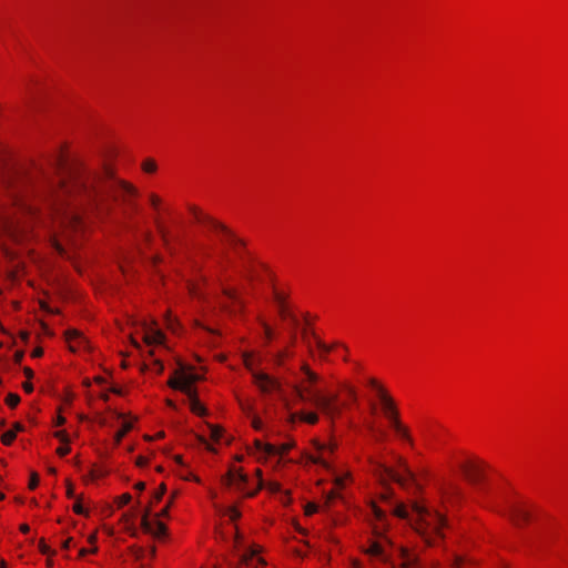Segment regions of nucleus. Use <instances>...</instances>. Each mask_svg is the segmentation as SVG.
<instances>
[{
  "label": "nucleus",
  "mask_w": 568,
  "mask_h": 568,
  "mask_svg": "<svg viewBox=\"0 0 568 568\" xmlns=\"http://www.w3.org/2000/svg\"><path fill=\"white\" fill-rule=\"evenodd\" d=\"M57 178L42 171L28 172L11 170L1 179V190L7 193L8 203L19 213L36 215L34 207L27 203V196L43 197L54 210L61 224L80 225L82 213H108L119 194L136 196L138 190L119 179L109 163L97 169L84 165L68 168L64 160H57Z\"/></svg>",
  "instance_id": "1"
},
{
  "label": "nucleus",
  "mask_w": 568,
  "mask_h": 568,
  "mask_svg": "<svg viewBox=\"0 0 568 568\" xmlns=\"http://www.w3.org/2000/svg\"><path fill=\"white\" fill-rule=\"evenodd\" d=\"M302 372L305 375V379L310 383V386H295L297 397L302 402L314 405L329 419H334L342 412L337 395H325L320 389L314 388L313 385L318 382L320 377L316 373L311 371L306 364L302 366Z\"/></svg>",
  "instance_id": "2"
},
{
  "label": "nucleus",
  "mask_w": 568,
  "mask_h": 568,
  "mask_svg": "<svg viewBox=\"0 0 568 568\" xmlns=\"http://www.w3.org/2000/svg\"><path fill=\"white\" fill-rule=\"evenodd\" d=\"M416 515V531L424 538L429 546L436 544V538H443V529L446 527V519L436 510H430L424 506L415 505L413 508Z\"/></svg>",
  "instance_id": "3"
},
{
  "label": "nucleus",
  "mask_w": 568,
  "mask_h": 568,
  "mask_svg": "<svg viewBox=\"0 0 568 568\" xmlns=\"http://www.w3.org/2000/svg\"><path fill=\"white\" fill-rule=\"evenodd\" d=\"M199 379V375L192 372L185 371L184 367H181L179 371L174 373V376L170 378L169 385L174 389H179L183 392L190 400V409L200 416H205L207 414V409L200 403L197 399L195 392L192 388V385Z\"/></svg>",
  "instance_id": "4"
},
{
  "label": "nucleus",
  "mask_w": 568,
  "mask_h": 568,
  "mask_svg": "<svg viewBox=\"0 0 568 568\" xmlns=\"http://www.w3.org/2000/svg\"><path fill=\"white\" fill-rule=\"evenodd\" d=\"M4 203L0 199V230L13 242H22L30 234V227L26 222H22L18 213H12L9 209L4 207Z\"/></svg>",
  "instance_id": "5"
},
{
  "label": "nucleus",
  "mask_w": 568,
  "mask_h": 568,
  "mask_svg": "<svg viewBox=\"0 0 568 568\" xmlns=\"http://www.w3.org/2000/svg\"><path fill=\"white\" fill-rule=\"evenodd\" d=\"M191 213L194 216V220L209 229L212 232H215L221 236V240L231 244L235 248H239L241 245H243V242L237 239L233 232L222 224L221 222L214 220L212 216L203 213L201 210H199L195 206L190 207Z\"/></svg>",
  "instance_id": "6"
},
{
  "label": "nucleus",
  "mask_w": 568,
  "mask_h": 568,
  "mask_svg": "<svg viewBox=\"0 0 568 568\" xmlns=\"http://www.w3.org/2000/svg\"><path fill=\"white\" fill-rule=\"evenodd\" d=\"M244 363L246 368L252 373L253 382L262 394L271 395L273 393H282L281 383L266 373L255 371L253 368V362L251 357L246 356Z\"/></svg>",
  "instance_id": "7"
},
{
  "label": "nucleus",
  "mask_w": 568,
  "mask_h": 568,
  "mask_svg": "<svg viewBox=\"0 0 568 568\" xmlns=\"http://www.w3.org/2000/svg\"><path fill=\"white\" fill-rule=\"evenodd\" d=\"M256 475L258 476L257 488L254 491H246L245 487L248 483V478L245 474L242 473L241 469H231L227 474L225 483L227 486L234 487L236 490L243 493L246 496H254V494L264 487V481L262 479V471L256 469Z\"/></svg>",
  "instance_id": "8"
},
{
  "label": "nucleus",
  "mask_w": 568,
  "mask_h": 568,
  "mask_svg": "<svg viewBox=\"0 0 568 568\" xmlns=\"http://www.w3.org/2000/svg\"><path fill=\"white\" fill-rule=\"evenodd\" d=\"M460 469L470 484L477 485L484 479V469L478 463H463Z\"/></svg>",
  "instance_id": "9"
},
{
  "label": "nucleus",
  "mask_w": 568,
  "mask_h": 568,
  "mask_svg": "<svg viewBox=\"0 0 568 568\" xmlns=\"http://www.w3.org/2000/svg\"><path fill=\"white\" fill-rule=\"evenodd\" d=\"M222 285V294L230 302V305L224 307L231 313L242 312L244 308V301L240 297L236 290Z\"/></svg>",
  "instance_id": "10"
},
{
  "label": "nucleus",
  "mask_w": 568,
  "mask_h": 568,
  "mask_svg": "<svg viewBox=\"0 0 568 568\" xmlns=\"http://www.w3.org/2000/svg\"><path fill=\"white\" fill-rule=\"evenodd\" d=\"M143 328V341L146 345H158L161 344L164 339L163 333L148 324L146 322L142 323Z\"/></svg>",
  "instance_id": "11"
},
{
  "label": "nucleus",
  "mask_w": 568,
  "mask_h": 568,
  "mask_svg": "<svg viewBox=\"0 0 568 568\" xmlns=\"http://www.w3.org/2000/svg\"><path fill=\"white\" fill-rule=\"evenodd\" d=\"M65 338L72 352L77 351L79 347H85L88 345L87 338L77 329H68L65 332Z\"/></svg>",
  "instance_id": "12"
},
{
  "label": "nucleus",
  "mask_w": 568,
  "mask_h": 568,
  "mask_svg": "<svg viewBox=\"0 0 568 568\" xmlns=\"http://www.w3.org/2000/svg\"><path fill=\"white\" fill-rule=\"evenodd\" d=\"M529 511L520 505H511L509 508V517L518 527L521 526V524L527 523L529 520Z\"/></svg>",
  "instance_id": "13"
},
{
  "label": "nucleus",
  "mask_w": 568,
  "mask_h": 568,
  "mask_svg": "<svg viewBox=\"0 0 568 568\" xmlns=\"http://www.w3.org/2000/svg\"><path fill=\"white\" fill-rule=\"evenodd\" d=\"M398 556L402 560V567L403 568H417L418 567V557L410 552L405 547H398L397 548Z\"/></svg>",
  "instance_id": "14"
},
{
  "label": "nucleus",
  "mask_w": 568,
  "mask_h": 568,
  "mask_svg": "<svg viewBox=\"0 0 568 568\" xmlns=\"http://www.w3.org/2000/svg\"><path fill=\"white\" fill-rule=\"evenodd\" d=\"M379 402L382 412L386 418H389L398 412L394 399L387 393L379 392Z\"/></svg>",
  "instance_id": "15"
},
{
  "label": "nucleus",
  "mask_w": 568,
  "mask_h": 568,
  "mask_svg": "<svg viewBox=\"0 0 568 568\" xmlns=\"http://www.w3.org/2000/svg\"><path fill=\"white\" fill-rule=\"evenodd\" d=\"M389 420V424L390 426L395 429V432L405 440H407L410 445L413 444V439L409 435V432L407 429V427H405L400 420H399V415H398V412L396 414H394L393 416H390L389 418H387Z\"/></svg>",
  "instance_id": "16"
},
{
  "label": "nucleus",
  "mask_w": 568,
  "mask_h": 568,
  "mask_svg": "<svg viewBox=\"0 0 568 568\" xmlns=\"http://www.w3.org/2000/svg\"><path fill=\"white\" fill-rule=\"evenodd\" d=\"M273 300L277 306L278 314L281 317H285L288 313H291L286 303V295L283 292L274 290Z\"/></svg>",
  "instance_id": "17"
},
{
  "label": "nucleus",
  "mask_w": 568,
  "mask_h": 568,
  "mask_svg": "<svg viewBox=\"0 0 568 568\" xmlns=\"http://www.w3.org/2000/svg\"><path fill=\"white\" fill-rule=\"evenodd\" d=\"M367 554L383 561L389 560V556L387 555L384 546L379 541H373L369 548L367 549Z\"/></svg>",
  "instance_id": "18"
},
{
  "label": "nucleus",
  "mask_w": 568,
  "mask_h": 568,
  "mask_svg": "<svg viewBox=\"0 0 568 568\" xmlns=\"http://www.w3.org/2000/svg\"><path fill=\"white\" fill-rule=\"evenodd\" d=\"M241 564L248 567L257 568L258 565L264 566L265 561L262 558H256V551L251 550L247 554H243L240 558Z\"/></svg>",
  "instance_id": "19"
},
{
  "label": "nucleus",
  "mask_w": 568,
  "mask_h": 568,
  "mask_svg": "<svg viewBox=\"0 0 568 568\" xmlns=\"http://www.w3.org/2000/svg\"><path fill=\"white\" fill-rule=\"evenodd\" d=\"M255 449L260 453H262L264 456H271V454H274L277 452V448L273 444H264L261 440L256 439L254 442Z\"/></svg>",
  "instance_id": "20"
},
{
  "label": "nucleus",
  "mask_w": 568,
  "mask_h": 568,
  "mask_svg": "<svg viewBox=\"0 0 568 568\" xmlns=\"http://www.w3.org/2000/svg\"><path fill=\"white\" fill-rule=\"evenodd\" d=\"M297 417L298 419L314 425L318 422V415L315 412H301L293 415V419Z\"/></svg>",
  "instance_id": "21"
},
{
  "label": "nucleus",
  "mask_w": 568,
  "mask_h": 568,
  "mask_svg": "<svg viewBox=\"0 0 568 568\" xmlns=\"http://www.w3.org/2000/svg\"><path fill=\"white\" fill-rule=\"evenodd\" d=\"M371 463L373 465H376V467L381 470H383L390 479L399 483V484H403V479L402 477L396 473L394 471L393 469L386 467L385 465H383L382 463H378V462H374L372 458H371Z\"/></svg>",
  "instance_id": "22"
},
{
  "label": "nucleus",
  "mask_w": 568,
  "mask_h": 568,
  "mask_svg": "<svg viewBox=\"0 0 568 568\" xmlns=\"http://www.w3.org/2000/svg\"><path fill=\"white\" fill-rule=\"evenodd\" d=\"M151 514V506L148 507L143 515H142V518H141V527L142 529L148 532V534H152L153 532V526H154V523H152L150 519H149V516Z\"/></svg>",
  "instance_id": "23"
},
{
  "label": "nucleus",
  "mask_w": 568,
  "mask_h": 568,
  "mask_svg": "<svg viewBox=\"0 0 568 568\" xmlns=\"http://www.w3.org/2000/svg\"><path fill=\"white\" fill-rule=\"evenodd\" d=\"M283 320H287L290 322V325L292 326L293 329H295L300 322H298V318L291 312L288 313L285 317H282ZM295 339H296V335L294 333V331H292L291 333V342L292 344L295 343Z\"/></svg>",
  "instance_id": "24"
},
{
  "label": "nucleus",
  "mask_w": 568,
  "mask_h": 568,
  "mask_svg": "<svg viewBox=\"0 0 568 568\" xmlns=\"http://www.w3.org/2000/svg\"><path fill=\"white\" fill-rule=\"evenodd\" d=\"M155 225H156V230H158L162 241L164 242L165 245H168V243H169V231H168V229L160 222L159 219H155Z\"/></svg>",
  "instance_id": "25"
},
{
  "label": "nucleus",
  "mask_w": 568,
  "mask_h": 568,
  "mask_svg": "<svg viewBox=\"0 0 568 568\" xmlns=\"http://www.w3.org/2000/svg\"><path fill=\"white\" fill-rule=\"evenodd\" d=\"M165 534H166L165 525L159 520L155 521L154 526H153L152 535H154L155 537H161V536H164Z\"/></svg>",
  "instance_id": "26"
},
{
  "label": "nucleus",
  "mask_w": 568,
  "mask_h": 568,
  "mask_svg": "<svg viewBox=\"0 0 568 568\" xmlns=\"http://www.w3.org/2000/svg\"><path fill=\"white\" fill-rule=\"evenodd\" d=\"M19 403H20V396L18 394L10 393L7 395L6 404L9 407L14 408Z\"/></svg>",
  "instance_id": "27"
},
{
  "label": "nucleus",
  "mask_w": 568,
  "mask_h": 568,
  "mask_svg": "<svg viewBox=\"0 0 568 568\" xmlns=\"http://www.w3.org/2000/svg\"><path fill=\"white\" fill-rule=\"evenodd\" d=\"M132 428V425L130 423H125L123 425V428L121 430H119L116 434H115V437H114V442L115 444H120V442L122 440V438L125 436V434Z\"/></svg>",
  "instance_id": "28"
},
{
  "label": "nucleus",
  "mask_w": 568,
  "mask_h": 568,
  "mask_svg": "<svg viewBox=\"0 0 568 568\" xmlns=\"http://www.w3.org/2000/svg\"><path fill=\"white\" fill-rule=\"evenodd\" d=\"M210 427V436L213 440H220L223 434V429L215 425H209Z\"/></svg>",
  "instance_id": "29"
},
{
  "label": "nucleus",
  "mask_w": 568,
  "mask_h": 568,
  "mask_svg": "<svg viewBox=\"0 0 568 568\" xmlns=\"http://www.w3.org/2000/svg\"><path fill=\"white\" fill-rule=\"evenodd\" d=\"M16 439V432L14 430H8L2 434L1 442L3 445H10Z\"/></svg>",
  "instance_id": "30"
},
{
  "label": "nucleus",
  "mask_w": 568,
  "mask_h": 568,
  "mask_svg": "<svg viewBox=\"0 0 568 568\" xmlns=\"http://www.w3.org/2000/svg\"><path fill=\"white\" fill-rule=\"evenodd\" d=\"M225 515L229 516V518L232 521H235V520H237L241 517V513L235 507H233V506L227 507L225 509Z\"/></svg>",
  "instance_id": "31"
},
{
  "label": "nucleus",
  "mask_w": 568,
  "mask_h": 568,
  "mask_svg": "<svg viewBox=\"0 0 568 568\" xmlns=\"http://www.w3.org/2000/svg\"><path fill=\"white\" fill-rule=\"evenodd\" d=\"M290 354L287 351H280L277 352L274 357H273V361L276 365L281 366L285 359V357H287Z\"/></svg>",
  "instance_id": "32"
},
{
  "label": "nucleus",
  "mask_w": 568,
  "mask_h": 568,
  "mask_svg": "<svg viewBox=\"0 0 568 568\" xmlns=\"http://www.w3.org/2000/svg\"><path fill=\"white\" fill-rule=\"evenodd\" d=\"M260 322H261V325L263 327L265 338L267 341H272V338L274 336L273 329L271 328V326L265 321L261 320Z\"/></svg>",
  "instance_id": "33"
},
{
  "label": "nucleus",
  "mask_w": 568,
  "mask_h": 568,
  "mask_svg": "<svg viewBox=\"0 0 568 568\" xmlns=\"http://www.w3.org/2000/svg\"><path fill=\"white\" fill-rule=\"evenodd\" d=\"M367 384H368V386H371L372 388H374L376 390L378 397H379V392L387 393L385 390V388L375 378H369L367 381Z\"/></svg>",
  "instance_id": "34"
},
{
  "label": "nucleus",
  "mask_w": 568,
  "mask_h": 568,
  "mask_svg": "<svg viewBox=\"0 0 568 568\" xmlns=\"http://www.w3.org/2000/svg\"><path fill=\"white\" fill-rule=\"evenodd\" d=\"M142 169L148 173H152L156 170V163L153 160L148 159L143 162Z\"/></svg>",
  "instance_id": "35"
},
{
  "label": "nucleus",
  "mask_w": 568,
  "mask_h": 568,
  "mask_svg": "<svg viewBox=\"0 0 568 568\" xmlns=\"http://www.w3.org/2000/svg\"><path fill=\"white\" fill-rule=\"evenodd\" d=\"M292 446H293V444H291V443H285V444H282L280 446H276L277 452L274 453V454H271V456H274V455L283 456L284 454H286L292 448Z\"/></svg>",
  "instance_id": "36"
},
{
  "label": "nucleus",
  "mask_w": 568,
  "mask_h": 568,
  "mask_svg": "<svg viewBox=\"0 0 568 568\" xmlns=\"http://www.w3.org/2000/svg\"><path fill=\"white\" fill-rule=\"evenodd\" d=\"M165 493V485L162 484L159 488V490L154 491L152 503H158L162 499L163 495Z\"/></svg>",
  "instance_id": "37"
},
{
  "label": "nucleus",
  "mask_w": 568,
  "mask_h": 568,
  "mask_svg": "<svg viewBox=\"0 0 568 568\" xmlns=\"http://www.w3.org/2000/svg\"><path fill=\"white\" fill-rule=\"evenodd\" d=\"M246 276L250 281L257 280L260 277L257 270L254 266H250L246 268Z\"/></svg>",
  "instance_id": "38"
},
{
  "label": "nucleus",
  "mask_w": 568,
  "mask_h": 568,
  "mask_svg": "<svg viewBox=\"0 0 568 568\" xmlns=\"http://www.w3.org/2000/svg\"><path fill=\"white\" fill-rule=\"evenodd\" d=\"M39 485V475L32 471L30 475L29 488L34 489Z\"/></svg>",
  "instance_id": "39"
},
{
  "label": "nucleus",
  "mask_w": 568,
  "mask_h": 568,
  "mask_svg": "<svg viewBox=\"0 0 568 568\" xmlns=\"http://www.w3.org/2000/svg\"><path fill=\"white\" fill-rule=\"evenodd\" d=\"M39 550L43 554V555H53L54 551H52L50 549V547L48 545H45L44 540L41 539L40 542H39Z\"/></svg>",
  "instance_id": "40"
},
{
  "label": "nucleus",
  "mask_w": 568,
  "mask_h": 568,
  "mask_svg": "<svg viewBox=\"0 0 568 568\" xmlns=\"http://www.w3.org/2000/svg\"><path fill=\"white\" fill-rule=\"evenodd\" d=\"M316 346L317 348L323 353V354H326L328 352H331L332 349V346L325 344L324 342H322L321 339H317L316 341Z\"/></svg>",
  "instance_id": "41"
},
{
  "label": "nucleus",
  "mask_w": 568,
  "mask_h": 568,
  "mask_svg": "<svg viewBox=\"0 0 568 568\" xmlns=\"http://www.w3.org/2000/svg\"><path fill=\"white\" fill-rule=\"evenodd\" d=\"M54 437L58 438L63 444H69V436L64 430L54 433Z\"/></svg>",
  "instance_id": "42"
},
{
  "label": "nucleus",
  "mask_w": 568,
  "mask_h": 568,
  "mask_svg": "<svg viewBox=\"0 0 568 568\" xmlns=\"http://www.w3.org/2000/svg\"><path fill=\"white\" fill-rule=\"evenodd\" d=\"M394 511L395 515L400 518H406L408 516V513L404 506H397Z\"/></svg>",
  "instance_id": "43"
},
{
  "label": "nucleus",
  "mask_w": 568,
  "mask_h": 568,
  "mask_svg": "<svg viewBox=\"0 0 568 568\" xmlns=\"http://www.w3.org/2000/svg\"><path fill=\"white\" fill-rule=\"evenodd\" d=\"M73 511L78 515H85L87 511L84 510L83 506L81 505L80 500H77L73 505Z\"/></svg>",
  "instance_id": "44"
},
{
  "label": "nucleus",
  "mask_w": 568,
  "mask_h": 568,
  "mask_svg": "<svg viewBox=\"0 0 568 568\" xmlns=\"http://www.w3.org/2000/svg\"><path fill=\"white\" fill-rule=\"evenodd\" d=\"M131 501V495L130 494H123L119 498V506L122 507L124 505H128Z\"/></svg>",
  "instance_id": "45"
},
{
  "label": "nucleus",
  "mask_w": 568,
  "mask_h": 568,
  "mask_svg": "<svg viewBox=\"0 0 568 568\" xmlns=\"http://www.w3.org/2000/svg\"><path fill=\"white\" fill-rule=\"evenodd\" d=\"M70 453V447H69V444H63V446L59 447L57 449V454L61 457L65 456L67 454Z\"/></svg>",
  "instance_id": "46"
},
{
  "label": "nucleus",
  "mask_w": 568,
  "mask_h": 568,
  "mask_svg": "<svg viewBox=\"0 0 568 568\" xmlns=\"http://www.w3.org/2000/svg\"><path fill=\"white\" fill-rule=\"evenodd\" d=\"M239 404L241 406V408L247 413V414H251L252 413V405L245 400H242V399H239Z\"/></svg>",
  "instance_id": "47"
},
{
  "label": "nucleus",
  "mask_w": 568,
  "mask_h": 568,
  "mask_svg": "<svg viewBox=\"0 0 568 568\" xmlns=\"http://www.w3.org/2000/svg\"><path fill=\"white\" fill-rule=\"evenodd\" d=\"M317 508L318 507L315 504H307L306 507H305V514L307 516L313 515V514H315L317 511Z\"/></svg>",
  "instance_id": "48"
},
{
  "label": "nucleus",
  "mask_w": 568,
  "mask_h": 568,
  "mask_svg": "<svg viewBox=\"0 0 568 568\" xmlns=\"http://www.w3.org/2000/svg\"><path fill=\"white\" fill-rule=\"evenodd\" d=\"M150 203L154 209H159V205L161 203V200L158 195L151 194L150 195Z\"/></svg>",
  "instance_id": "49"
},
{
  "label": "nucleus",
  "mask_w": 568,
  "mask_h": 568,
  "mask_svg": "<svg viewBox=\"0 0 568 568\" xmlns=\"http://www.w3.org/2000/svg\"><path fill=\"white\" fill-rule=\"evenodd\" d=\"M329 450V452H333L334 449V445L333 444H318L317 445V450L320 453L324 452V450Z\"/></svg>",
  "instance_id": "50"
},
{
  "label": "nucleus",
  "mask_w": 568,
  "mask_h": 568,
  "mask_svg": "<svg viewBox=\"0 0 568 568\" xmlns=\"http://www.w3.org/2000/svg\"><path fill=\"white\" fill-rule=\"evenodd\" d=\"M345 388H346V390H347V393H348L349 397H351L354 402H356V400H357V393H356V389H355L354 387H352V386H346Z\"/></svg>",
  "instance_id": "51"
},
{
  "label": "nucleus",
  "mask_w": 568,
  "mask_h": 568,
  "mask_svg": "<svg viewBox=\"0 0 568 568\" xmlns=\"http://www.w3.org/2000/svg\"><path fill=\"white\" fill-rule=\"evenodd\" d=\"M252 426L255 428V429H261L262 428V420L257 417V416H253L252 417Z\"/></svg>",
  "instance_id": "52"
},
{
  "label": "nucleus",
  "mask_w": 568,
  "mask_h": 568,
  "mask_svg": "<svg viewBox=\"0 0 568 568\" xmlns=\"http://www.w3.org/2000/svg\"><path fill=\"white\" fill-rule=\"evenodd\" d=\"M271 491L277 493L281 489V486L278 483H268L266 486Z\"/></svg>",
  "instance_id": "53"
},
{
  "label": "nucleus",
  "mask_w": 568,
  "mask_h": 568,
  "mask_svg": "<svg viewBox=\"0 0 568 568\" xmlns=\"http://www.w3.org/2000/svg\"><path fill=\"white\" fill-rule=\"evenodd\" d=\"M22 387H23L24 392H27V393H31L33 390V385L30 381H27L26 383H23Z\"/></svg>",
  "instance_id": "54"
},
{
  "label": "nucleus",
  "mask_w": 568,
  "mask_h": 568,
  "mask_svg": "<svg viewBox=\"0 0 568 568\" xmlns=\"http://www.w3.org/2000/svg\"><path fill=\"white\" fill-rule=\"evenodd\" d=\"M32 99H33V92L31 90H28L26 92V97H24L26 103L30 104L32 102Z\"/></svg>",
  "instance_id": "55"
},
{
  "label": "nucleus",
  "mask_w": 568,
  "mask_h": 568,
  "mask_svg": "<svg viewBox=\"0 0 568 568\" xmlns=\"http://www.w3.org/2000/svg\"><path fill=\"white\" fill-rule=\"evenodd\" d=\"M67 496L69 498H75L74 489H73V486L71 484H68Z\"/></svg>",
  "instance_id": "56"
},
{
  "label": "nucleus",
  "mask_w": 568,
  "mask_h": 568,
  "mask_svg": "<svg viewBox=\"0 0 568 568\" xmlns=\"http://www.w3.org/2000/svg\"><path fill=\"white\" fill-rule=\"evenodd\" d=\"M373 510L377 519H382L384 517V513L378 507L374 506Z\"/></svg>",
  "instance_id": "57"
},
{
  "label": "nucleus",
  "mask_w": 568,
  "mask_h": 568,
  "mask_svg": "<svg viewBox=\"0 0 568 568\" xmlns=\"http://www.w3.org/2000/svg\"><path fill=\"white\" fill-rule=\"evenodd\" d=\"M146 464H148L146 458H144V457H142V456H139V457L136 458V465H138V466H145Z\"/></svg>",
  "instance_id": "58"
},
{
  "label": "nucleus",
  "mask_w": 568,
  "mask_h": 568,
  "mask_svg": "<svg viewBox=\"0 0 568 568\" xmlns=\"http://www.w3.org/2000/svg\"><path fill=\"white\" fill-rule=\"evenodd\" d=\"M335 485H336L338 488L344 487V485H345V478H343V477H337V478H336V480H335Z\"/></svg>",
  "instance_id": "59"
},
{
  "label": "nucleus",
  "mask_w": 568,
  "mask_h": 568,
  "mask_svg": "<svg viewBox=\"0 0 568 568\" xmlns=\"http://www.w3.org/2000/svg\"><path fill=\"white\" fill-rule=\"evenodd\" d=\"M23 372H24V375L27 376L28 379H31L33 377V372H32L31 368L24 367Z\"/></svg>",
  "instance_id": "60"
},
{
  "label": "nucleus",
  "mask_w": 568,
  "mask_h": 568,
  "mask_svg": "<svg viewBox=\"0 0 568 568\" xmlns=\"http://www.w3.org/2000/svg\"><path fill=\"white\" fill-rule=\"evenodd\" d=\"M154 365L156 366V372L162 373L163 372V364L160 361H155Z\"/></svg>",
  "instance_id": "61"
},
{
  "label": "nucleus",
  "mask_w": 568,
  "mask_h": 568,
  "mask_svg": "<svg viewBox=\"0 0 568 568\" xmlns=\"http://www.w3.org/2000/svg\"><path fill=\"white\" fill-rule=\"evenodd\" d=\"M20 530H21V532L27 534V532H29L30 527L27 524H22L20 526Z\"/></svg>",
  "instance_id": "62"
},
{
  "label": "nucleus",
  "mask_w": 568,
  "mask_h": 568,
  "mask_svg": "<svg viewBox=\"0 0 568 568\" xmlns=\"http://www.w3.org/2000/svg\"><path fill=\"white\" fill-rule=\"evenodd\" d=\"M42 354H43V351H42L41 348H37V349H34V351H33V353H32V355H33L34 357H39V356H41Z\"/></svg>",
  "instance_id": "63"
},
{
  "label": "nucleus",
  "mask_w": 568,
  "mask_h": 568,
  "mask_svg": "<svg viewBox=\"0 0 568 568\" xmlns=\"http://www.w3.org/2000/svg\"><path fill=\"white\" fill-rule=\"evenodd\" d=\"M135 488L138 490H143L145 488V484L143 481H139L135 484Z\"/></svg>",
  "instance_id": "64"
}]
</instances>
